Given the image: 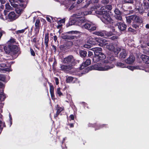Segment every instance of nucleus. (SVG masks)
<instances>
[{"instance_id":"5701e85b","label":"nucleus","mask_w":149,"mask_h":149,"mask_svg":"<svg viewBox=\"0 0 149 149\" xmlns=\"http://www.w3.org/2000/svg\"><path fill=\"white\" fill-rule=\"evenodd\" d=\"M133 16L132 17L133 19V21L135 22H141V19H140L139 17L135 15H132Z\"/></svg>"},{"instance_id":"09e8293b","label":"nucleus","mask_w":149,"mask_h":149,"mask_svg":"<svg viewBox=\"0 0 149 149\" xmlns=\"http://www.w3.org/2000/svg\"><path fill=\"white\" fill-rule=\"evenodd\" d=\"M30 50L31 55L33 56H34L35 55V54L34 51L31 48H30Z\"/></svg>"},{"instance_id":"b1692460","label":"nucleus","mask_w":149,"mask_h":149,"mask_svg":"<svg viewBox=\"0 0 149 149\" xmlns=\"http://www.w3.org/2000/svg\"><path fill=\"white\" fill-rule=\"evenodd\" d=\"M94 34L97 36H101V37L104 36V31L96 32L94 33Z\"/></svg>"},{"instance_id":"f3484780","label":"nucleus","mask_w":149,"mask_h":149,"mask_svg":"<svg viewBox=\"0 0 149 149\" xmlns=\"http://www.w3.org/2000/svg\"><path fill=\"white\" fill-rule=\"evenodd\" d=\"M66 79V81L67 83H74L76 82L77 81V78L70 76L67 77Z\"/></svg>"},{"instance_id":"7ed1b4c3","label":"nucleus","mask_w":149,"mask_h":149,"mask_svg":"<svg viewBox=\"0 0 149 149\" xmlns=\"http://www.w3.org/2000/svg\"><path fill=\"white\" fill-rule=\"evenodd\" d=\"M106 9L111 10L112 9L111 5H107L105 6H103L101 7V10L98 12V13L100 15V19L103 23L105 24L112 23L113 20L109 13V11L107 10H103Z\"/></svg>"},{"instance_id":"473e14b6","label":"nucleus","mask_w":149,"mask_h":149,"mask_svg":"<svg viewBox=\"0 0 149 149\" xmlns=\"http://www.w3.org/2000/svg\"><path fill=\"white\" fill-rule=\"evenodd\" d=\"M0 96L1 98L0 100L1 101L4 100L6 98L5 95L3 93L0 94Z\"/></svg>"},{"instance_id":"6e6552de","label":"nucleus","mask_w":149,"mask_h":149,"mask_svg":"<svg viewBox=\"0 0 149 149\" xmlns=\"http://www.w3.org/2000/svg\"><path fill=\"white\" fill-rule=\"evenodd\" d=\"M71 1H60L59 2L61 5H64L65 7L66 8H68L69 10H70L76 6L75 4L73 2H71Z\"/></svg>"},{"instance_id":"393cba45","label":"nucleus","mask_w":149,"mask_h":149,"mask_svg":"<svg viewBox=\"0 0 149 149\" xmlns=\"http://www.w3.org/2000/svg\"><path fill=\"white\" fill-rule=\"evenodd\" d=\"M79 53L80 56L82 57H85L86 56L87 54L86 51L82 50H80Z\"/></svg>"},{"instance_id":"a19ab883","label":"nucleus","mask_w":149,"mask_h":149,"mask_svg":"<svg viewBox=\"0 0 149 149\" xmlns=\"http://www.w3.org/2000/svg\"><path fill=\"white\" fill-rule=\"evenodd\" d=\"M56 93L59 96L62 95L63 94L60 91V88H58L57 89Z\"/></svg>"},{"instance_id":"bf43d9fd","label":"nucleus","mask_w":149,"mask_h":149,"mask_svg":"<svg viewBox=\"0 0 149 149\" xmlns=\"http://www.w3.org/2000/svg\"><path fill=\"white\" fill-rule=\"evenodd\" d=\"M9 116L10 121V126L11 125H12V117L11 116V115L10 114H9Z\"/></svg>"},{"instance_id":"f8f14e48","label":"nucleus","mask_w":149,"mask_h":149,"mask_svg":"<svg viewBox=\"0 0 149 149\" xmlns=\"http://www.w3.org/2000/svg\"><path fill=\"white\" fill-rule=\"evenodd\" d=\"M97 39H98V38L90 36L89 39L87 40V43L91 44L92 46L93 45H96L98 43Z\"/></svg>"},{"instance_id":"c9c22d12","label":"nucleus","mask_w":149,"mask_h":149,"mask_svg":"<svg viewBox=\"0 0 149 149\" xmlns=\"http://www.w3.org/2000/svg\"><path fill=\"white\" fill-rule=\"evenodd\" d=\"M5 126V124L3 122L0 120V131H1L2 130L3 127H2Z\"/></svg>"},{"instance_id":"4d7b16f0","label":"nucleus","mask_w":149,"mask_h":149,"mask_svg":"<svg viewBox=\"0 0 149 149\" xmlns=\"http://www.w3.org/2000/svg\"><path fill=\"white\" fill-rule=\"evenodd\" d=\"M6 66V65L5 63H1L0 64V67L2 68H4Z\"/></svg>"},{"instance_id":"37998d69","label":"nucleus","mask_w":149,"mask_h":149,"mask_svg":"<svg viewBox=\"0 0 149 149\" xmlns=\"http://www.w3.org/2000/svg\"><path fill=\"white\" fill-rule=\"evenodd\" d=\"M27 27H26V28H25V29H22L21 30H18L17 31V34H19V33H22L24 32L25 30L26 29H27Z\"/></svg>"},{"instance_id":"0eeeda50","label":"nucleus","mask_w":149,"mask_h":149,"mask_svg":"<svg viewBox=\"0 0 149 149\" xmlns=\"http://www.w3.org/2000/svg\"><path fill=\"white\" fill-rule=\"evenodd\" d=\"M92 1H78L77 2V4L82 2V6L83 7H87L88 6L90 5L91 6V8L92 7V8H95V7H97V6H100V5L98 4V1H95V2H92Z\"/></svg>"},{"instance_id":"2eb2a0df","label":"nucleus","mask_w":149,"mask_h":149,"mask_svg":"<svg viewBox=\"0 0 149 149\" xmlns=\"http://www.w3.org/2000/svg\"><path fill=\"white\" fill-rule=\"evenodd\" d=\"M60 68L61 70L66 71L71 69L72 68V66L70 65H61Z\"/></svg>"},{"instance_id":"864d4df0","label":"nucleus","mask_w":149,"mask_h":149,"mask_svg":"<svg viewBox=\"0 0 149 149\" xmlns=\"http://www.w3.org/2000/svg\"><path fill=\"white\" fill-rule=\"evenodd\" d=\"M54 79H55V81L56 84V85H58L59 83L58 79V78H57L55 77L54 78Z\"/></svg>"},{"instance_id":"1a4fd4ad","label":"nucleus","mask_w":149,"mask_h":149,"mask_svg":"<svg viewBox=\"0 0 149 149\" xmlns=\"http://www.w3.org/2000/svg\"><path fill=\"white\" fill-rule=\"evenodd\" d=\"M81 27L90 31L95 30L96 28V25L91 22H88L87 23H84Z\"/></svg>"},{"instance_id":"bb28decb","label":"nucleus","mask_w":149,"mask_h":149,"mask_svg":"<svg viewBox=\"0 0 149 149\" xmlns=\"http://www.w3.org/2000/svg\"><path fill=\"white\" fill-rule=\"evenodd\" d=\"M116 65V66L121 68H124L126 67L125 64L121 62L117 63Z\"/></svg>"},{"instance_id":"8fccbe9b","label":"nucleus","mask_w":149,"mask_h":149,"mask_svg":"<svg viewBox=\"0 0 149 149\" xmlns=\"http://www.w3.org/2000/svg\"><path fill=\"white\" fill-rule=\"evenodd\" d=\"M120 48H117L116 49V50L114 49V50L113 51L114 52H115V53H117V54L119 52L120 50Z\"/></svg>"},{"instance_id":"052dcab7","label":"nucleus","mask_w":149,"mask_h":149,"mask_svg":"<svg viewBox=\"0 0 149 149\" xmlns=\"http://www.w3.org/2000/svg\"><path fill=\"white\" fill-rule=\"evenodd\" d=\"M70 118L71 120H73L74 119V116L73 115H71L70 116Z\"/></svg>"},{"instance_id":"ddd939ff","label":"nucleus","mask_w":149,"mask_h":149,"mask_svg":"<svg viewBox=\"0 0 149 149\" xmlns=\"http://www.w3.org/2000/svg\"><path fill=\"white\" fill-rule=\"evenodd\" d=\"M97 40L98 41V43H99L98 45L100 46H104L108 44L107 43L109 41L108 40H107L103 38H100Z\"/></svg>"},{"instance_id":"ea45409f","label":"nucleus","mask_w":149,"mask_h":149,"mask_svg":"<svg viewBox=\"0 0 149 149\" xmlns=\"http://www.w3.org/2000/svg\"><path fill=\"white\" fill-rule=\"evenodd\" d=\"M115 17L116 19L119 20H121L122 19V17L121 16V15H116Z\"/></svg>"},{"instance_id":"423d86ee","label":"nucleus","mask_w":149,"mask_h":149,"mask_svg":"<svg viewBox=\"0 0 149 149\" xmlns=\"http://www.w3.org/2000/svg\"><path fill=\"white\" fill-rule=\"evenodd\" d=\"M136 8L135 9V11L137 13H146L149 10V4L146 2V1H143V4L139 5L138 6V4H139V1H136Z\"/></svg>"},{"instance_id":"de8ad7c7","label":"nucleus","mask_w":149,"mask_h":149,"mask_svg":"<svg viewBox=\"0 0 149 149\" xmlns=\"http://www.w3.org/2000/svg\"><path fill=\"white\" fill-rule=\"evenodd\" d=\"M50 93H54V88L53 86H50Z\"/></svg>"},{"instance_id":"a211bd4d","label":"nucleus","mask_w":149,"mask_h":149,"mask_svg":"<svg viewBox=\"0 0 149 149\" xmlns=\"http://www.w3.org/2000/svg\"><path fill=\"white\" fill-rule=\"evenodd\" d=\"M134 61L135 58L133 56L131 55L125 60V62L127 63L130 64L132 63Z\"/></svg>"},{"instance_id":"69168bd1","label":"nucleus","mask_w":149,"mask_h":149,"mask_svg":"<svg viewBox=\"0 0 149 149\" xmlns=\"http://www.w3.org/2000/svg\"><path fill=\"white\" fill-rule=\"evenodd\" d=\"M50 94H51L52 98V99H53V98L54 96V93H50Z\"/></svg>"},{"instance_id":"680f3d73","label":"nucleus","mask_w":149,"mask_h":149,"mask_svg":"<svg viewBox=\"0 0 149 149\" xmlns=\"http://www.w3.org/2000/svg\"><path fill=\"white\" fill-rule=\"evenodd\" d=\"M57 39V37L56 36H54V40L55 41V42H56Z\"/></svg>"},{"instance_id":"f03ea898","label":"nucleus","mask_w":149,"mask_h":149,"mask_svg":"<svg viewBox=\"0 0 149 149\" xmlns=\"http://www.w3.org/2000/svg\"><path fill=\"white\" fill-rule=\"evenodd\" d=\"M100 7V6L94 8H91V10L88 12H81L78 13H77L72 15L73 18L71 19L69 22V24L70 25L75 24L81 27L86 22V20L84 16L88 14H94L96 12V10L97 9Z\"/></svg>"},{"instance_id":"412c9836","label":"nucleus","mask_w":149,"mask_h":149,"mask_svg":"<svg viewBox=\"0 0 149 149\" xmlns=\"http://www.w3.org/2000/svg\"><path fill=\"white\" fill-rule=\"evenodd\" d=\"M141 58L146 63H149V57L148 56L145 55H142L141 56Z\"/></svg>"},{"instance_id":"0e129e2a","label":"nucleus","mask_w":149,"mask_h":149,"mask_svg":"<svg viewBox=\"0 0 149 149\" xmlns=\"http://www.w3.org/2000/svg\"><path fill=\"white\" fill-rule=\"evenodd\" d=\"M36 40H37V39L36 38H34L33 40H32V41L33 42H34V43H36Z\"/></svg>"},{"instance_id":"f257e3e1","label":"nucleus","mask_w":149,"mask_h":149,"mask_svg":"<svg viewBox=\"0 0 149 149\" xmlns=\"http://www.w3.org/2000/svg\"><path fill=\"white\" fill-rule=\"evenodd\" d=\"M91 50L94 52L95 54L93 59V62L96 63L100 60H102L100 62L93 66L94 70L101 71H107L114 67V65L112 63L114 60L113 57H108L105 59L103 60L105 58L106 56L101 52L102 49L101 48H93Z\"/></svg>"},{"instance_id":"4be33fe9","label":"nucleus","mask_w":149,"mask_h":149,"mask_svg":"<svg viewBox=\"0 0 149 149\" xmlns=\"http://www.w3.org/2000/svg\"><path fill=\"white\" fill-rule=\"evenodd\" d=\"M57 112L56 116H54V117H56L64 109L63 107H60L58 105H57Z\"/></svg>"},{"instance_id":"c756f323","label":"nucleus","mask_w":149,"mask_h":149,"mask_svg":"<svg viewBox=\"0 0 149 149\" xmlns=\"http://www.w3.org/2000/svg\"><path fill=\"white\" fill-rule=\"evenodd\" d=\"M132 16H133L132 15H131L129 17H126V20L128 23H130L131 22L132 20L133 21V18L131 17Z\"/></svg>"},{"instance_id":"f704fd0d","label":"nucleus","mask_w":149,"mask_h":149,"mask_svg":"<svg viewBox=\"0 0 149 149\" xmlns=\"http://www.w3.org/2000/svg\"><path fill=\"white\" fill-rule=\"evenodd\" d=\"M127 68L129 70L133 71L134 70L137 69V67H133L131 66H127Z\"/></svg>"},{"instance_id":"49530a36","label":"nucleus","mask_w":149,"mask_h":149,"mask_svg":"<svg viewBox=\"0 0 149 149\" xmlns=\"http://www.w3.org/2000/svg\"><path fill=\"white\" fill-rule=\"evenodd\" d=\"M78 32V31H71L67 32V33L68 34H73L77 33Z\"/></svg>"},{"instance_id":"6e6d98bb","label":"nucleus","mask_w":149,"mask_h":149,"mask_svg":"<svg viewBox=\"0 0 149 149\" xmlns=\"http://www.w3.org/2000/svg\"><path fill=\"white\" fill-rule=\"evenodd\" d=\"M93 54V52L91 51H89L88 52V56L90 57L92 56Z\"/></svg>"},{"instance_id":"cd10ccee","label":"nucleus","mask_w":149,"mask_h":149,"mask_svg":"<svg viewBox=\"0 0 149 149\" xmlns=\"http://www.w3.org/2000/svg\"><path fill=\"white\" fill-rule=\"evenodd\" d=\"M62 38L64 39H74V36H69L67 35H64L62 36Z\"/></svg>"},{"instance_id":"4c0bfd02","label":"nucleus","mask_w":149,"mask_h":149,"mask_svg":"<svg viewBox=\"0 0 149 149\" xmlns=\"http://www.w3.org/2000/svg\"><path fill=\"white\" fill-rule=\"evenodd\" d=\"M114 12L116 15H121V13L120 11L117 8L115 9Z\"/></svg>"},{"instance_id":"6ab92c4d","label":"nucleus","mask_w":149,"mask_h":149,"mask_svg":"<svg viewBox=\"0 0 149 149\" xmlns=\"http://www.w3.org/2000/svg\"><path fill=\"white\" fill-rule=\"evenodd\" d=\"M8 12V11L6 10H4V15H2L1 14H0V18L1 19L4 20H7L8 21V16H6L7 13Z\"/></svg>"},{"instance_id":"a18cd8bd","label":"nucleus","mask_w":149,"mask_h":149,"mask_svg":"<svg viewBox=\"0 0 149 149\" xmlns=\"http://www.w3.org/2000/svg\"><path fill=\"white\" fill-rule=\"evenodd\" d=\"M65 21V19L63 18L62 19L58 21V24H61V23H64Z\"/></svg>"},{"instance_id":"4468645a","label":"nucleus","mask_w":149,"mask_h":149,"mask_svg":"<svg viewBox=\"0 0 149 149\" xmlns=\"http://www.w3.org/2000/svg\"><path fill=\"white\" fill-rule=\"evenodd\" d=\"M115 26H117L118 29L121 31H123L125 30L127 26L124 23L118 22L115 24Z\"/></svg>"},{"instance_id":"58836bf2","label":"nucleus","mask_w":149,"mask_h":149,"mask_svg":"<svg viewBox=\"0 0 149 149\" xmlns=\"http://www.w3.org/2000/svg\"><path fill=\"white\" fill-rule=\"evenodd\" d=\"M6 9L8 11L9 10H12V8L10 6L9 3H6Z\"/></svg>"},{"instance_id":"3c124183","label":"nucleus","mask_w":149,"mask_h":149,"mask_svg":"<svg viewBox=\"0 0 149 149\" xmlns=\"http://www.w3.org/2000/svg\"><path fill=\"white\" fill-rule=\"evenodd\" d=\"M133 27L135 29H138L139 28V26L136 24H134L133 25Z\"/></svg>"},{"instance_id":"e433bc0d","label":"nucleus","mask_w":149,"mask_h":149,"mask_svg":"<svg viewBox=\"0 0 149 149\" xmlns=\"http://www.w3.org/2000/svg\"><path fill=\"white\" fill-rule=\"evenodd\" d=\"M40 27H35L34 31L35 34H37L39 33Z\"/></svg>"},{"instance_id":"79ce46f5","label":"nucleus","mask_w":149,"mask_h":149,"mask_svg":"<svg viewBox=\"0 0 149 149\" xmlns=\"http://www.w3.org/2000/svg\"><path fill=\"white\" fill-rule=\"evenodd\" d=\"M5 79V77L4 75L0 74V80L4 81Z\"/></svg>"},{"instance_id":"a878e982","label":"nucleus","mask_w":149,"mask_h":149,"mask_svg":"<svg viewBox=\"0 0 149 149\" xmlns=\"http://www.w3.org/2000/svg\"><path fill=\"white\" fill-rule=\"evenodd\" d=\"M126 56V54L125 51L124 49H123L122 51L120 54V57L121 58H124Z\"/></svg>"},{"instance_id":"39448f33","label":"nucleus","mask_w":149,"mask_h":149,"mask_svg":"<svg viewBox=\"0 0 149 149\" xmlns=\"http://www.w3.org/2000/svg\"><path fill=\"white\" fill-rule=\"evenodd\" d=\"M11 6L15 8V10L19 16L23 12L24 9L26 7L27 2L24 1H19V2L15 1H10Z\"/></svg>"},{"instance_id":"338daca9","label":"nucleus","mask_w":149,"mask_h":149,"mask_svg":"<svg viewBox=\"0 0 149 149\" xmlns=\"http://www.w3.org/2000/svg\"><path fill=\"white\" fill-rule=\"evenodd\" d=\"M126 3H133V1H126Z\"/></svg>"},{"instance_id":"13d9d810","label":"nucleus","mask_w":149,"mask_h":149,"mask_svg":"<svg viewBox=\"0 0 149 149\" xmlns=\"http://www.w3.org/2000/svg\"><path fill=\"white\" fill-rule=\"evenodd\" d=\"M4 88V84L0 82V88Z\"/></svg>"},{"instance_id":"2f4dec72","label":"nucleus","mask_w":149,"mask_h":149,"mask_svg":"<svg viewBox=\"0 0 149 149\" xmlns=\"http://www.w3.org/2000/svg\"><path fill=\"white\" fill-rule=\"evenodd\" d=\"M35 27H40V22L39 19H37L36 20L35 23Z\"/></svg>"},{"instance_id":"72a5a7b5","label":"nucleus","mask_w":149,"mask_h":149,"mask_svg":"<svg viewBox=\"0 0 149 149\" xmlns=\"http://www.w3.org/2000/svg\"><path fill=\"white\" fill-rule=\"evenodd\" d=\"M87 44H85L83 45V47L87 49H89L91 48L92 46L91 44L87 43Z\"/></svg>"},{"instance_id":"aec40b11","label":"nucleus","mask_w":149,"mask_h":149,"mask_svg":"<svg viewBox=\"0 0 149 149\" xmlns=\"http://www.w3.org/2000/svg\"><path fill=\"white\" fill-rule=\"evenodd\" d=\"M49 41V34L48 33H46L45 34L44 38V43L45 44L46 47H47L48 46V42Z\"/></svg>"},{"instance_id":"7c9ffc66","label":"nucleus","mask_w":149,"mask_h":149,"mask_svg":"<svg viewBox=\"0 0 149 149\" xmlns=\"http://www.w3.org/2000/svg\"><path fill=\"white\" fill-rule=\"evenodd\" d=\"M113 34L112 32L111 31L107 32L106 31H104V36L105 35L107 37H109L111 36Z\"/></svg>"},{"instance_id":"9b49d317","label":"nucleus","mask_w":149,"mask_h":149,"mask_svg":"<svg viewBox=\"0 0 149 149\" xmlns=\"http://www.w3.org/2000/svg\"><path fill=\"white\" fill-rule=\"evenodd\" d=\"M75 61V59L73 56L69 55L64 58L63 61V63H64L72 64Z\"/></svg>"},{"instance_id":"774afa93","label":"nucleus","mask_w":149,"mask_h":149,"mask_svg":"<svg viewBox=\"0 0 149 149\" xmlns=\"http://www.w3.org/2000/svg\"><path fill=\"white\" fill-rule=\"evenodd\" d=\"M88 126L89 127H91V126H93V127H95V125L94 124H92L90 123H89L88 124Z\"/></svg>"},{"instance_id":"c03bdc74","label":"nucleus","mask_w":149,"mask_h":149,"mask_svg":"<svg viewBox=\"0 0 149 149\" xmlns=\"http://www.w3.org/2000/svg\"><path fill=\"white\" fill-rule=\"evenodd\" d=\"M118 38V36H113L110 38L112 40H116Z\"/></svg>"},{"instance_id":"603ef678","label":"nucleus","mask_w":149,"mask_h":149,"mask_svg":"<svg viewBox=\"0 0 149 149\" xmlns=\"http://www.w3.org/2000/svg\"><path fill=\"white\" fill-rule=\"evenodd\" d=\"M51 18H52V17H51L47 16L46 17L47 20L48 22H51Z\"/></svg>"},{"instance_id":"c85d7f7f","label":"nucleus","mask_w":149,"mask_h":149,"mask_svg":"<svg viewBox=\"0 0 149 149\" xmlns=\"http://www.w3.org/2000/svg\"><path fill=\"white\" fill-rule=\"evenodd\" d=\"M106 48L110 51H113L114 49V47L111 45H106Z\"/></svg>"},{"instance_id":"e2e57ef3","label":"nucleus","mask_w":149,"mask_h":149,"mask_svg":"<svg viewBox=\"0 0 149 149\" xmlns=\"http://www.w3.org/2000/svg\"><path fill=\"white\" fill-rule=\"evenodd\" d=\"M128 31L131 32H133L134 31V30L132 29V28H130L128 29Z\"/></svg>"},{"instance_id":"20e7f679","label":"nucleus","mask_w":149,"mask_h":149,"mask_svg":"<svg viewBox=\"0 0 149 149\" xmlns=\"http://www.w3.org/2000/svg\"><path fill=\"white\" fill-rule=\"evenodd\" d=\"M15 42V40L13 38H11L8 42V47L4 46L3 49L6 53L10 54L11 55H16L17 56L20 54L19 49L17 45H13V43Z\"/></svg>"},{"instance_id":"5fc2aeb1","label":"nucleus","mask_w":149,"mask_h":149,"mask_svg":"<svg viewBox=\"0 0 149 149\" xmlns=\"http://www.w3.org/2000/svg\"><path fill=\"white\" fill-rule=\"evenodd\" d=\"M109 1H102V3L104 4H107L109 3Z\"/></svg>"},{"instance_id":"9d476101","label":"nucleus","mask_w":149,"mask_h":149,"mask_svg":"<svg viewBox=\"0 0 149 149\" xmlns=\"http://www.w3.org/2000/svg\"><path fill=\"white\" fill-rule=\"evenodd\" d=\"M8 21L12 22L17 19L19 17V15H17L14 12H11L8 14Z\"/></svg>"},{"instance_id":"dca6fc26","label":"nucleus","mask_w":149,"mask_h":149,"mask_svg":"<svg viewBox=\"0 0 149 149\" xmlns=\"http://www.w3.org/2000/svg\"><path fill=\"white\" fill-rule=\"evenodd\" d=\"M91 63V61L90 59H87L85 61L82 63L81 65L80 66V69H82L84 68V67H86L89 65Z\"/></svg>"}]
</instances>
